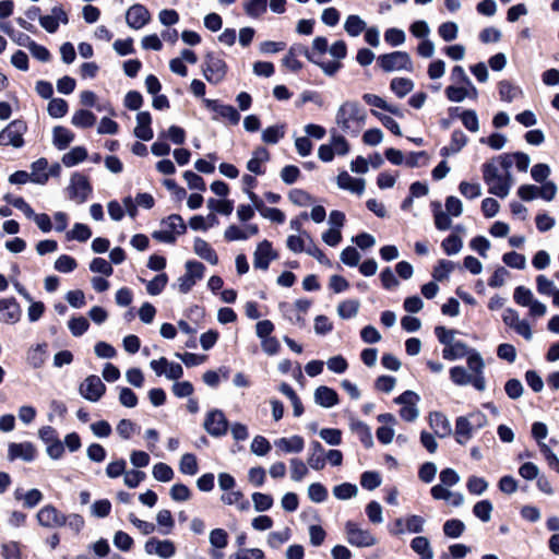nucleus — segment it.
I'll list each match as a JSON object with an SVG mask.
<instances>
[{
  "label": "nucleus",
  "mask_w": 559,
  "mask_h": 559,
  "mask_svg": "<svg viewBox=\"0 0 559 559\" xmlns=\"http://www.w3.org/2000/svg\"><path fill=\"white\" fill-rule=\"evenodd\" d=\"M203 427L209 435L217 438L226 435L228 421L222 411L214 409L206 415Z\"/></svg>",
  "instance_id": "9d476101"
},
{
  "label": "nucleus",
  "mask_w": 559,
  "mask_h": 559,
  "mask_svg": "<svg viewBox=\"0 0 559 559\" xmlns=\"http://www.w3.org/2000/svg\"><path fill=\"white\" fill-rule=\"evenodd\" d=\"M48 114L53 118H61L68 111V104L62 98H52L47 107Z\"/></svg>",
  "instance_id": "680f3d73"
},
{
  "label": "nucleus",
  "mask_w": 559,
  "mask_h": 559,
  "mask_svg": "<svg viewBox=\"0 0 559 559\" xmlns=\"http://www.w3.org/2000/svg\"><path fill=\"white\" fill-rule=\"evenodd\" d=\"M87 156V151L83 146H75L63 155L62 163L66 167H72L83 162Z\"/></svg>",
  "instance_id": "58836bf2"
},
{
  "label": "nucleus",
  "mask_w": 559,
  "mask_h": 559,
  "mask_svg": "<svg viewBox=\"0 0 559 559\" xmlns=\"http://www.w3.org/2000/svg\"><path fill=\"white\" fill-rule=\"evenodd\" d=\"M384 39L389 45L396 47L405 43L406 35L403 29L391 27L385 31Z\"/></svg>",
  "instance_id": "0e129e2a"
},
{
  "label": "nucleus",
  "mask_w": 559,
  "mask_h": 559,
  "mask_svg": "<svg viewBox=\"0 0 559 559\" xmlns=\"http://www.w3.org/2000/svg\"><path fill=\"white\" fill-rule=\"evenodd\" d=\"M357 492V486L349 483H343L333 488V495L338 500H346L356 497Z\"/></svg>",
  "instance_id": "8fccbe9b"
},
{
  "label": "nucleus",
  "mask_w": 559,
  "mask_h": 559,
  "mask_svg": "<svg viewBox=\"0 0 559 559\" xmlns=\"http://www.w3.org/2000/svg\"><path fill=\"white\" fill-rule=\"evenodd\" d=\"M350 427L352 430L359 436L360 441L366 448H371L373 445V438L370 428L365 423L356 420L352 423Z\"/></svg>",
  "instance_id": "79ce46f5"
},
{
  "label": "nucleus",
  "mask_w": 559,
  "mask_h": 559,
  "mask_svg": "<svg viewBox=\"0 0 559 559\" xmlns=\"http://www.w3.org/2000/svg\"><path fill=\"white\" fill-rule=\"evenodd\" d=\"M474 430L476 429L466 416H459L455 420V441L461 445L466 444L473 438Z\"/></svg>",
  "instance_id": "4be33fe9"
},
{
  "label": "nucleus",
  "mask_w": 559,
  "mask_h": 559,
  "mask_svg": "<svg viewBox=\"0 0 559 559\" xmlns=\"http://www.w3.org/2000/svg\"><path fill=\"white\" fill-rule=\"evenodd\" d=\"M325 452L319 441H312L309 445L307 464L314 471H321L325 466Z\"/></svg>",
  "instance_id": "5701e85b"
},
{
  "label": "nucleus",
  "mask_w": 559,
  "mask_h": 559,
  "mask_svg": "<svg viewBox=\"0 0 559 559\" xmlns=\"http://www.w3.org/2000/svg\"><path fill=\"white\" fill-rule=\"evenodd\" d=\"M467 143V136L461 130H455L452 133L451 142L448 146L441 150L442 156H450L460 152Z\"/></svg>",
  "instance_id": "2f4dec72"
},
{
  "label": "nucleus",
  "mask_w": 559,
  "mask_h": 559,
  "mask_svg": "<svg viewBox=\"0 0 559 559\" xmlns=\"http://www.w3.org/2000/svg\"><path fill=\"white\" fill-rule=\"evenodd\" d=\"M267 0H248L243 4L245 12L251 17H259L266 11Z\"/></svg>",
  "instance_id": "864d4df0"
},
{
  "label": "nucleus",
  "mask_w": 559,
  "mask_h": 559,
  "mask_svg": "<svg viewBox=\"0 0 559 559\" xmlns=\"http://www.w3.org/2000/svg\"><path fill=\"white\" fill-rule=\"evenodd\" d=\"M362 98L370 106L388 110L393 115H400V110L397 107L389 105L383 98H381L378 95L365 94Z\"/></svg>",
  "instance_id": "de8ad7c7"
},
{
  "label": "nucleus",
  "mask_w": 559,
  "mask_h": 559,
  "mask_svg": "<svg viewBox=\"0 0 559 559\" xmlns=\"http://www.w3.org/2000/svg\"><path fill=\"white\" fill-rule=\"evenodd\" d=\"M24 38L28 41L27 48L34 58L43 62H46L50 59V52L44 46L36 44L28 36H24Z\"/></svg>",
  "instance_id": "e2e57ef3"
},
{
  "label": "nucleus",
  "mask_w": 559,
  "mask_h": 559,
  "mask_svg": "<svg viewBox=\"0 0 559 559\" xmlns=\"http://www.w3.org/2000/svg\"><path fill=\"white\" fill-rule=\"evenodd\" d=\"M367 115L358 102H344L337 109L336 124L347 134L357 136L365 124Z\"/></svg>",
  "instance_id": "f257e3e1"
},
{
  "label": "nucleus",
  "mask_w": 559,
  "mask_h": 559,
  "mask_svg": "<svg viewBox=\"0 0 559 559\" xmlns=\"http://www.w3.org/2000/svg\"><path fill=\"white\" fill-rule=\"evenodd\" d=\"M36 518L39 525L47 528L62 527L64 522V514L51 504L43 507Z\"/></svg>",
  "instance_id": "ddd939ff"
},
{
  "label": "nucleus",
  "mask_w": 559,
  "mask_h": 559,
  "mask_svg": "<svg viewBox=\"0 0 559 559\" xmlns=\"http://www.w3.org/2000/svg\"><path fill=\"white\" fill-rule=\"evenodd\" d=\"M68 22L69 19L67 12L59 5L53 7L50 14L39 16L40 26L48 33L57 32L59 23L68 24Z\"/></svg>",
  "instance_id": "4468645a"
},
{
  "label": "nucleus",
  "mask_w": 559,
  "mask_h": 559,
  "mask_svg": "<svg viewBox=\"0 0 559 559\" xmlns=\"http://www.w3.org/2000/svg\"><path fill=\"white\" fill-rule=\"evenodd\" d=\"M46 347V344H38L27 353V361L33 368L37 369L44 365Z\"/></svg>",
  "instance_id": "ea45409f"
},
{
  "label": "nucleus",
  "mask_w": 559,
  "mask_h": 559,
  "mask_svg": "<svg viewBox=\"0 0 559 559\" xmlns=\"http://www.w3.org/2000/svg\"><path fill=\"white\" fill-rule=\"evenodd\" d=\"M412 549L420 556L421 559H433V550L425 536H417L411 543Z\"/></svg>",
  "instance_id": "473e14b6"
},
{
  "label": "nucleus",
  "mask_w": 559,
  "mask_h": 559,
  "mask_svg": "<svg viewBox=\"0 0 559 559\" xmlns=\"http://www.w3.org/2000/svg\"><path fill=\"white\" fill-rule=\"evenodd\" d=\"M441 247L448 255H453L462 250L463 241L457 235H450L441 242Z\"/></svg>",
  "instance_id": "3c124183"
},
{
  "label": "nucleus",
  "mask_w": 559,
  "mask_h": 559,
  "mask_svg": "<svg viewBox=\"0 0 559 559\" xmlns=\"http://www.w3.org/2000/svg\"><path fill=\"white\" fill-rule=\"evenodd\" d=\"M471 352L465 343L456 341L449 347L443 348L442 357L447 360H456L468 355Z\"/></svg>",
  "instance_id": "72a5a7b5"
},
{
  "label": "nucleus",
  "mask_w": 559,
  "mask_h": 559,
  "mask_svg": "<svg viewBox=\"0 0 559 559\" xmlns=\"http://www.w3.org/2000/svg\"><path fill=\"white\" fill-rule=\"evenodd\" d=\"M488 481L478 476H471L467 479L466 487L472 495L480 496L488 489Z\"/></svg>",
  "instance_id": "5fc2aeb1"
},
{
  "label": "nucleus",
  "mask_w": 559,
  "mask_h": 559,
  "mask_svg": "<svg viewBox=\"0 0 559 559\" xmlns=\"http://www.w3.org/2000/svg\"><path fill=\"white\" fill-rule=\"evenodd\" d=\"M202 72L209 83L216 85L225 79L227 66L225 61L215 53L209 52L204 58Z\"/></svg>",
  "instance_id": "39448f33"
},
{
  "label": "nucleus",
  "mask_w": 559,
  "mask_h": 559,
  "mask_svg": "<svg viewBox=\"0 0 559 559\" xmlns=\"http://www.w3.org/2000/svg\"><path fill=\"white\" fill-rule=\"evenodd\" d=\"M430 492L433 499L450 501L451 504L454 507H461L465 501L463 493L453 492L450 489L445 488L444 486L435 485L431 488Z\"/></svg>",
  "instance_id": "393cba45"
},
{
  "label": "nucleus",
  "mask_w": 559,
  "mask_h": 559,
  "mask_svg": "<svg viewBox=\"0 0 559 559\" xmlns=\"http://www.w3.org/2000/svg\"><path fill=\"white\" fill-rule=\"evenodd\" d=\"M345 532L347 542L353 546L371 547L377 544V538L368 530H362L352 521L346 523Z\"/></svg>",
  "instance_id": "1a4fd4ad"
},
{
  "label": "nucleus",
  "mask_w": 559,
  "mask_h": 559,
  "mask_svg": "<svg viewBox=\"0 0 559 559\" xmlns=\"http://www.w3.org/2000/svg\"><path fill=\"white\" fill-rule=\"evenodd\" d=\"M26 130V123L22 120H14L10 122L0 132V145H11L16 148L21 147L24 144L23 135Z\"/></svg>",
  "instance_id": "6e6552de"
},
{
  "label": "nucleus",
  "mask_w": 559,
  "mask_h": 559,
  "mask_svg": "<svg viewBox=\"0 0 559 559\" xmlns=\"http://www.w3.org/2000/svg\"><path fill=\"white\" fill-rule=\"evenodd\" d=\"M21 308L20 305L13 298L0 300V321L14 324L20 320Z\"/></svg>",
  "instance_id": "6ab92c4d"
},
{
  "label": "nucleus",
  "mask_w": 559,
  "mask_h": 559,
  "mask_svg": "<svg viewBox=\"0 0 559 559\" xmlns=\"http://www.w3.org/2000/svg\"><path fill=\"white\" fill-rule=\"evenodd\" d=\"M206 107L215 111L219 117L227 119L231 124H237L240 120V115L230 105L219 104L217 100L206 99Z\"/></svg>",
  "instance_id": "b1692460"
},
{
  "label": "nucleus",
  "mask_w": 559,
  "mask_h": 559,
  "mask_svg": "<svg viewBox=\"0 0 559 559\" xmlns=\"http://www.w3.org/2000/svg\"><path fill=\"white\" fill-rule=\"evenodd\" d=\"M360 304L358 300L348 299L337 306V314L342 319H350L357 316Z\"/></svg>",
  "instance_id": "c03bdc74"
},
{
  "label": "nucleus",
  "mask_w": 559,
  "mask_h": 559,
  "mask_svg": "<svg viewBox=\"0 0 559 559\" xmlns=\"http://www.w3.org/2000/svg\"><path fill=\"white\" fill-rule=\"evenodd\" d=\"M66 191L71 201L76 204H82L92 193V187L86 176L80 173H74L70 178V183Z\"/></svg>",
  "instance_id": "423d86ee"
},
{
  "label": "nucleus",
  "mask_w": 559,
  "mask_h": 559,
  "mask_svg": "<svg viewBox=\"0 0 559 559\" xmlns=\"http://www.w3.org/2000/svg\"><path fill=\"white\" fill-rule=\"evenodd\" d=\"M80 394L90 402H97L105 393L106 386L97 376H88L79 388Z\"/></svg>",
  "instance_id": "9b49d317"
},
{
  "label": "nucleus",
  "mask_w": 559,
  "mask_h": 559,
  "mask_svg": "<svg viewBox=\"0 0 559 559\" xmlns=\"http://www.w3.org/2000/svg\"><path fill=\"white\" fill-rule=\"evenodd\" d=\"M502 261L510 267L524 270L526 267L525 255L515 251L507 252L502 257Z\"/></svg>",
  "instance_id": "13d9d810"
},
{
  "label": "nucleus",
  "mask_w": 559,
  "mask_h": 559,
  "mask_svg": "<svg viewBox=\"0 0 559 559\" xmlns=\"http://www.w3.org/2000/svg\"><path fill=\"white\" fill-rule=\"evenodd\" d=\"M4 200L9 202L11 205H13L15 209L20 210L27 218H33L35 215L34 210L29 206V204L20 197H10L5 195Z\"/></svg>",
  "instance_id": "69168bd1"
},
{
  "label": "nucleus",
  "mask_w": 559,
  "mask_h": 559,
  "mask_svg": "<svg viewBox=\"0 0 559 559\" xmlns=\"http://www.w3.org/2000/svg\"><path fill=\"white\" fill-rule=\"evenodd\" d=\"M298 51L302 52L309 61L319 66L324 74L332 76L342 68V63L340 61L347 55V45L344 40L335 41L328 50L329 53L335 59L334 61L330 62H321L316 60L313 55L309 52V50L305 47H299Z\"/></svg>",
  "instance_id": "7ed1b4c3"
},
{
  "label": "nucleus",
  "mask_w": 559,
  "mask_h": 559,
  "mask_svg": "<svg viewBox=\"0 0 559 559\" xmlns=\"http://www.w3.org/2000/svg\"><path fill=\"white\" fill-rule=\"evenodd\" d=\"M366 22L359 15H348L345 23L344 29L352 37L359 36L366 29Z\"/></svg>",
  "instance_id": "f704fd0d"
},
{
  "label": "nucleus",
  "mask_w": 559,
  "mask_h": 559,
  "mask_svg": "<svg viewBox=\"0 0 559 559\" xmlns=\"http://www.w3.org/2000/svg\"><path fill=\"white\" fill-rule=\"evenodd\" d=\"M378 64L384 72L414 70L411 56L406 51H393L378 57Z\"/></svg>",
  "instance_id": "20e7f679"
},
{
  "label": "nucleus",
  "mask_w": 559,
  "mask_h": 559,
  "mask_svg": "<svg viewBox=\"0 0 559 559\" xmlns=\"http://www.w3.org/2000/svg\"><path fill=\"white\" fill-rule=\"evenodd\" d=\"M259 233V227L254 224H248L246 226L229 225L224 231V238L226 241H238L247 240L251 236H255Z\"/></svg>",
  "instance_id": "f3484780"
},
{
  "label": "nucleus",
  "mask_w": 559,
  "mask_h": 559,
  "mask_svg": "<svg viewBox=\"0 0 559 559\" xmlns=\"http://www.w3.org/2000/svg\"><path fill=\"white\" fill-rule=\"evenodd\" d=\"M74 140V134L69 129L58 126L53 128V144L59 150H64Z\"/></svg>",
  "instance_id": "c9c22d12"
},
{
  "label": "nucleus",
  "mask_w": 559,
  "mask_h": 559,
  "mask_svg": "<svg viewBox=\"0 0 559 559\" xmlns=\"http://www.w3.org/2000/svg\"><path fill=\"white\" fill-rule=\"evenodd\" d=\"M390 87L397 97L403 98L413 91L414 82L405 78H394L391 81Z\"/></svg>",
  "instance_id": "e433bc0d"
},
{
  "label": "nucleus",
  "mask_w": 559,
  "mask_h": 559,
  "mask_svg": "<svg viewBox=\"0 0 559 559\" xmlns=\"http://www.w3.org/2000/svg\"><path fill=\"white\" fill-rule=\"evenodd\" d=\"M153 477L163 483L170 481L174 478L173 468L165 463H157L153 466Z\"/></svg>",
  "instance_id": "052dcab7"
},
{
  "label": "nucleus",
  "mask_w": 559,
  "mask_h": 559,
  "mask_svg": "<svg viewBox=\"0 0 559 559\" xmlns=\"http://www.w3.org/2000/svg\"><path fill=\"white\" fill-rule=\"evenodd\" d=\"M274 445L284 453H300L304 450L305 442L300 436H292L289 438H278L274 440Z\"/></svg>",
  "instance_id": "cd10ccee"
},
{
  "label": "nucleus",
  "mask_w": 559,
  "mask_h": 559,
  "mask_svg": "<svg viewBox=\"0 0 559 559\" xmlns=\"http://www.w3.org/2000/svg\"><path fill=\"white\" fill-rule=\"evenodd\" d=\"M498 90L500 99L507 103H512L514 99L523 95L521 87L508 80L500 81L498 83Z\"/></svg>",
  "instance_id": "c756f323"
},
{
  "label": "nucleus",
  "mask_w": 559,
  "mask_h": 559,
  "mask_svg": "<svg viewBox=\"0 0 559 559\" xmlns=\"http://www.w3.org/2000/svg\"><path fill=\"white\" fill-rule=\"evenodd\" d=\"M36 456V449L31 442L9 443L8 460L15 461L17 459L25 462H32Z\"/></svg>",
  "instance_id": "2eb2a0df"
},
{
  "label": "nucleus",
  "mask_w": 559,
  "mask_h": 559,
  "mask_svg": "<svg viewBox=\"0 0 559 559\" xmlns=\"http://www.w3.org/2000/svg\"><path fill=\"white\" fill-rule=\"evenodd\" d=\"M483 179L488 187L490 194L504 199L509 195L513 186V177L511 174H506L497 167L496 162H487L481 167Z\"/></svg>",
  "instance_id": "f03ea898"
},
{
  "label": "nucleus",
  "mask_w": 559,
  "mask_h": 559,
  "mask_svg": "<svg viewBox=\"0 0 559 559\" xmlns=\"http://www.w3.org/2000/svg\"><path fill=\"white\" fill-rule=\"evenodd\" d=\"M276 259V253L267 240L261 241L253 253V265L255 269L267 270L270 262Z\"/></svg>",
  "instance_id": "dca6fc26"
},
{
  "label": "nucleus",
  "mask_w": 559,
  "mask_h": 559,
  "mask_svg": "<svg viewBox=\"0 0 559 559\" xmlns=\"http://www.w3.org/2000/svg\"><path fill=\"white\" fill-rule=\"evenodd\" d=\"M71 122L78 128H90L96 122V117L92 111L81 109L72 116Z\"/></svg>",
  "instance_id": "4c0bfd02"
},
{
  "label": "nucleus",
  "mask_w": 559,
  "mask_h": 559,
  "mask_svg": "<svg viewBox=\"0 0 559 559\" xmlns=\"http://www.w3.org/2000/svg\"><path fill=\"white\" fill-rule=\"evenodd\" d=\"M493 506L489 500L478 501L473 508L474 515L485 523L490 521Z\"/></svg>",
  "instance_id": "49530a36"
},
{
  "label": "nucleus",
  "mask_w": 559,
  "mask_h": 559,
  "mask_svg": "<svg viewBox=\"0 0 559 559\" xmlns=\"http://www.w3.org/2000/svg\"><path fill=\"white\" fill-rule=\"evenodd\" d=\"M168 276L165 273L156 275L152 281L147 282L146 290L150 295H159L167 285Z\"/></svg>",
  "instance_id": "6e6d98bb"
},
{
  "label": "nucleus",
  "mask_w": 559,
  "mask_h": 559,
  "mask_svg": "<svg viewBox=\"0 0 559 559\" xmlns=\"http://www.w3.org/2000/svg\"><path fill=\"white\" fill-rule=\"evenodd\" d=\"M269 159V151L263 146H259L252 152V157L247 162V169L255 175H263L264 169L262 164L266 163Z\"/></svg>",
  "instance_id": "bb28decb"
},
{
  "label": "nucleus",
  "mask_w": 559,
  "mask_h": 559,
  "mask_svg": "<svg viewBox=\"0 0 559 559\" xmlns=\"http://www.w3.org/2000/svg\"><path fill=\"white\" fill-rule=\"evenodd\" d=\"M193 250L197 255L215 265L218 262V257L215 250L203 239L195 238L193 243Z\"/></svg>",
  "instance_id": "7c9ffc66"
},
{
  "label": "nucleus",
  "mask_w": 559,
  "mask_h": 559,
  "mask_svg": "<svg viewBox=\"0 0 559 559\" xmlns=\"http://www.w3.org/2000/svg\"><path fill=\"white\" fill-rule=\"evenodd\" d=\"M308 497L311 501L320 503L328 498V490L320 483H312L308 487Z\"/></svg>",
  "instance_id": "774afa93"
},
{
  "label": "nucleus",
  "mask_w": 559,
  "mask_h": 559,
  "mask_svg": "<svg viewBox=\"0 0 559 559\" xmlns=\"http://www.w3.org/2000/svg\"><path fill=\"white\" fill-rule=\"evenodd\" d=\"M144 550L147 555H156L162 559H169L176 554V546L169 539L148 538L144 544Z\"/></svg>",
  "instance_id": "f8f14e48"
},
{
  "label": "nucleus",
  "mask_w": 559,
  "mask_h": 559,
  "mask_svg": "<svg viewBox=\"0 0 559 559\" xmlns=\"http://www.w3.org/2000/svg\"><path fill=\"white\" fill-rule=\"evenodd\" d=\"M204 265L198 261L186 262V273L173 285L179 293L187 294L204 275Z\"/></svg>",
  "instance_id": "0eeeda50"
},
{
  "label": "nucleus",
  "mask_w": 559,
  "mask_h": 559,
  "mask_svg": "<svg viewBox=\"0 0 559 559\" xmlns=\"http://www.w3.org/2000/svg\"><path fill=\"white\" fill-rule=\"evenodd\" d=\"M471 373L463 367L456 366L450 369V378L456 385H467L471 382Z\"/></svg>",
  "instance_id": "338daca9"
},
{
  "label": "nucleus",
  "mask_w": 559,
  "mask_h": 559,
  "mask_svg": "<svg viewBox=\"0 0 559 559\" xmlns=\"http://www.w3.org/2000/svg\"><path fill=\"white\" fill-rule=\"evenodd\" d=\"M514 301L522 307H530L534 302L533 293L524 286H518L513 294Z\"/></svg>",
  "instance_id": "bf43d9fd"
},
{
  "label": "nucleus",
  "mask_w": 559,
  "mask_h": 559,
  "mask_svg": "<svg viewBox=\"0 0 559 559\" xmlns=\"http://www.w3.org/2000/svg\"><path fill=\"white\" fill-rule=\"evenodd\" d=\"M455 264L449 260H440L435 266L432 276L437 281H443L449 277V274L454 270Z\"/></svg>",
  "instance_id": "603ef678"
},
{
  "label": "nucleus",
  "mask_w": 559,
  "mask_h": 559,
  "mask_svg": "<svg viewBox=\"0 0 559 559\" xmlns=\"http://www.w3.org/2000/svg\"><path fill=\"white\" fill-rule=\"evenodd\" d=\"M150 21V13L142 4H133L126 14L127 24L134 29H140Z\"/></svg>",
  "instance_id": "a211bd4d"
},
{
  "label": "nucleus",
  "mask_w": 559,
  "mask_h": 559,
  "mask_svg": "<svg viewBox=\"0 0 559 559\" xmlns=\"http://www.w3.org/2000/svg\"><path fill=\"white\" fill-rule=\"evenodd\" d=\"M285 135V126L276 124L271 126L263 130L262 141L266 144H276Z\"/></svg>",
  "instance_id": "37998d69"
},
{
  "label": "nucleus",
  "mask_w": 559,
  "mask_h": 559,
  "mask_svg": "<svg viewBox=\"0 0 559 559\" xmlns=\"http://www.w3.org/2000/svg\"><path fill=\"white\" fill-rule=\"evenodd\" d=\"M162 224L166 227L167 230H173L176 236L185 234L187 229L182 217L178 214L169 215L162 222Z\"/></svg>",
  "instance_id": "a18cd8bd"
},
{
  "label": "nucleus",
  "mask_w": 559,
  "mask_h": 559,
  "mask_svg": "<svg viewBox=\"0 0 559 559\" xmlns=\"http://www.w3.org/2000/svg\"><path fill=\"white\" fill-rule=\"evenodd\" d=\"M429 425L440 438H445L452 433L450 420L441 412H432L429 414Z\"/></svg>",
  "instance_id": "aec40b11"
},
{
  "label": "nucleus",
  "mask_w": 559,
  "mask_h": 559,
  "mask_svg": "<svg viewBox=\"0 0 559 559\" xmlns=\"http://www.w3.org/2000/svg\"><path fill=\"white\" fill-rule=\"evenodd\" d=\"M314 402L325 408H331L338 403V395L333 389L321 385L314 391Z\"/></svg>",
  "instance_id": "c85d7f7f"
},
{
  "label": "nucleus",
  "mask_w": 559,
  "mask_h": 559,
  "mask_svg": "<svg viewBox=\"0 0 559 559\" xmlns=\"http://www.w3.org/2000/svg\"><path fill=\"white\" fill-rule=\"evenodd\" d=\"M152 118L148 111H141L136 115V127L134 128V135L143 141H150L153 138V130L151 129Z\"/></svg>",
  "instance_id": "a878e982"
},
{
  "label": "nucleus",
  "mask_w": 559,
  "mask_h": 559,
  "mask_svg": "<svg viewBox=\"0 0 559 559\" xmlns=\"http://www.w3.org/2000/svg\"><path fill=\"white\" fill-rule=\"evenodd\" d=\"M308 464L298 457L289 460L290 478L294 481H301L308 474Z\"/></svg>",
  "instance_id": "a19ab883"
},
{
  "label": "nucleus",
  "mask_w": 559,
  "mask_h": 559,
  "mask_svg": "<svg viewBox=\"0 0 559 559\" xmlns=\"http://www.w3.org/2000/svg\"><path fill=\"white\" fill-rule=\"evenodd\" d=\"M465 530V524L461 520L452 519L448 520L443 524V532L448 537L457 538Z\"/></svg>",
  "instance_id": "4d7b16f0"
},
{
  "label": "nucleus",
  "mask_w": 559,
  "mask_h": 559,
  "mask_svg": "<svg viewBox=\"0 0 559 559\" xmlns=\"http://www.w3.org/2000/svg\"><path fill=\"white\" fill-rule=\"evenodd\" d=\"M179 471L186 475H195L198 472V461L194 454L186 453L179 462Z\"/></svg>",
  "instance_id": "09e8293b"
},
{
  "label": "nucleus",
  "mask_w": 559,
  "mask_h": 559,
  "mask_svg": "<svg viewBox=\"0 0 559 559\" xmlns=\"http://www.w3.org/2000/svg\"><path fill=\"white\" fill-rule=\"evenodd\" d=\"M337 186L352 193L361 195L365 191L366 181L361 178H353L347 171H341L337 176Z\"/></svg>",
  "instance_id": "412c9836"
}]
</instances>
